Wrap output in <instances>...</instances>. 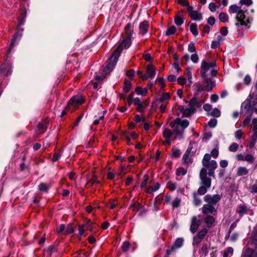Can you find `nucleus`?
I'll list each match as a JSON object with an SVG mask.
<instances>
[{
	"label": "nucleus",
	"instance_id": "obj_7",
	"mask_svg": "<svg viewBox=\"0 0 257 257\" xmlns=\"http://www.w3.org/2000/svg\"><path fill=\"white\" fill-rule=\"evenodd\" d=\"M132 44L131 39L125 38L123 41L119 45L117 48L114 53V60L116 61L123 50V49L128 48Z\"/></svg>",
	"mask_w": 257,
	"mask_h": 257
},
{
	"label": "nucleus",
	"instance_id": "obj_61",
	"mask_svg": "<svg viewBox=\"0 0 257 257\" xmlns=\"http://www.w3.org/2000/svg\"><path fill=\"white\" fill-rule=\"evenodd\" d=\"M219 155L218 150L216 149H214L211 152V157L212 156L214 158H216Z\"/></svg>",
	"mask_w": 257,
	"mask_h": 257
},
{
	"label": "nucleus",
	"instance_id": "obj_39",
	"mask_svg": "<svg viewBox=\"0 0 257 257\" xmlns=\"http://www.w3.org/2000/svg\"><path fill=\"white\" fill-rule=\"evenodd\" d=\"M233 252V249L231 247H229L226 250H224L223 257H229V254L232 255Z\"/></svg>",
	"mask_w": 257,
	"mask_h": 257
},
{
	"label": "nucleus",
	"instance_id": "obj_4",
	"mask_svg": "<svg viewBox=\"0 0 257 257\" xmlns=\"http://www.w3.org/2000/svg\"><path fill=\"white\" fill-rule=\"evenodd\" d=\"M215 65L214 62L207 63L205 61L201 62L200 75L202 78L208 77V76L215 77L216 75V70L214 68Z\"/></svg>",
	"mask_w": 257,
	"mask_h": 257
},
{
	"label": "nucleus",
	"instance_id": "obj_37",
	"mask_svg": "<svg viewBox=\"0 0 257 257\" xmlns=\"http://www.w3.org/2000/svg\"><path fill=\"white\" fill-rule=\"evenodd\" d=\"M190 29L193 35L197 36L198 35V33L197 30V25L196 24H191L190 27Z\"/></svg>",
	"mask_w": 257,
	"mask_h": 257
},
{
	"label": "nucleus",
	"instance_id": "obj_35",
	"mask_svg": "<svg viewBox=\"0 0 257 257\" xmlns=\"http://www.w3.org/2000/svg\"><path fill=\"white\" fill-rule=\"evenodd\" d=\"M176 30V27L174 26H171L167 30L165 34L167 36L173 35L175 33Z\"/></svg>",
	"mask_w": 257,
	"mask_h": 257
},
{
	"label": "nucleus",
	"instance_id": "obj_62",
	"mask_svg": "<svg viewBox=\"0 0 257 257\" xmlns=\"http://www.w3.org/2000/svg\"><path fill=\"white\" fill-rule=\"evenodd\" d=\"M208 8L211 12H214L216 11V6L214 3H210L209 4Z\"/></svg>",
	"mask_w": 257,
	"mask_h": 257
},
{
	"label": "nucleus",
	"instance_id": "obj_49",
	"mask_svg": "<svg viewBox=\"0 0 257 257\" xmlns=\"http://www.w3.org/2000/svg\"><path fill=\"white\" fill-rule=\"evenodd\" d=\"M211 115L215 117H219L220 115V111L218 108H214L211 112Z\"/></svg>",
	"mask_w": 257,
	"mask_h": 257
},
{
	"label": "nucleus",
	"instance_id": "obj_21",
	"mask_svg": "<svg viewBox=\"0 0 257 257\" xmlns=\"http://www.w3.org/2000/svg\"><path fill=\"white\" fill-rule=\"evenodd\" d=\"M201 103L197 100L196 97H193L189 102V107L195 111V107H200Z\"/></svg>",
	"mask_w": 257,
	"mask_h": 257
},
{
	"label": "nucleus",
	"instance_id": "obj_40",
	"mask_svg": "<svg viewBox=\"0 0 257 257\" xmlns=\"http://www.w3.org/2000/svg\"><path fill=\"white\" fill-rule=\"evenodd\" d=\"M219 19L221 22H225L228 21V17L224 13H220L219 15Z\"/></svg>",
	"mask_w": 257,
	"mask_h": 257
},
{
	"label": "nucleus",
	"instance_id": "obj_52",
	"mask_svg": "<svg viewBox=\"0 0 257 257\" xmlns=\"http://www.w3.org/2000/svg\"><path fill=\"white\" fill-rule=\"evenodd\" d=\"M130 246V243H129V242L124 241L121 246V248L123 251L126 252L128 250Z\"/></svg>",
	"mask_w": 257,
	"mask_h": 257
},
{
	"label": "nucleus",
	"instance_id": "obj_1",
	"mask_svg": "<svg viewBox=\"0 0 257 257\" xmlns=\"http://www.w3.org/2000/svg\"><path fill=\"white\" fill-rule=\"evenodd\" d=\"M203 167L200 172L205 170V175L208 174L209 176L214 178L215 170L217 168V163L215 160H211V155L209 154H205L202 160Z\"/></svg>",
	"mask_w": 257,
	"mask_h": 257
},
{
	"label": "nucleus",
	"instance_id": "obj_16",
	"mask_svg": "<svg viewBox=\"0 0 257 257\" xmlns=\"http://www.w3.org/2000/svg\"><path fill=\"white\" fill-rule=\"evenodd\" d=\"M134 93L131 92L127 97V100L129 106L133 103L137 105L138 104L142 102L139 98H134Z\"/></svg>",
	"mask_w": 257,
	"mask_h": 257
},
{
	"label": "nucleus",
	"instance_id": "obj_17",
	"mask_svg": "<svg viewBox=\"0 0 257 257\" xmlns=\"http://www.w3.org/2000/svg\"><path fill=\"white\" fill-rule=\"evenodd\" d=\"M170 95L168 93H163L159 97L157 98L153 102H169Z\"/></svg>",
	"mask_w": 257,
	"mask_h": 257
},
{
	"label": "nucleus",
	"instance_id": "obj_31",
	"mask_svg": "<svg viewBox=\"0 0 257 257\" xmlns=\"http://www.w3.org/2000/svg\"><path fill=\"white\" fill-rule=\"evenodd\" d=\"M184 239L182 237L178 238L176 239L173 247L174 248H179L183 244Z\"/></svg>",
	"mask_w": 257,
	"mask_h": 257
},
{
	"label": "nucleus",
	"instance_id": "obj_46",
	"mask_svg": "<svg viewBox=\"0 0 257 257\" xmlns=\"http://www.w3.org/2000/svg\"><path fill=\"white\" fill-rule=\"evenodd\" d=\"M254 158L252 155L247 154L244 157V161H246L250 163H252L254 161Z\"/></svg>",
	"mask_w": 257,
	"mask_h": 257
},
{
	"label": "nucleus",
	"instance_id": "obj_6",
	"mask_svg": "<svg viewBox=\"0 0 257 257\" xmlns=\"http://www.w3.org/2000/svg\"><path fill=\"white\" fill-rule=\"evenodd\" d=\"M199 178L200 186L198 190V193H206L211 186V180L205 175V170L200 172Z\"/></svg>",
	"mask_w": 257,
	"mask_h": 257
},
{
	"label": "nucleus",
	"instance_id": "obj_36",
	"mask_svg": "<svg viewBox=\"0 0 257 257\" xmlns=\"http://www.w3.org/2000/svg\"><path fill=\"white\" fill-rule=\"evenodd\" d=\"M194 111H195V110H194L193 109H192L190 107L189 108H186L185 109V110L184 111V112L182 113L183 116L187 117V116H189L190 114H191L192 113H194Z\"/></svg>",
	"mask_w": 257,
	"mask_h": 257
},
{
	"label": "nucleus",
	"instance_id": "obj_59",
	"mask_svg": "<svg viewBox=\"0 0 257 257\" xmlns=\"http://www.w3.org/2000/svg\"><path fill=\"white\" fill-rule=\"evenodd\" d=\"M178 3L183 6L187 7V8L191 6L187 0H178Z\"/></svg>",
	"mask_w": 257,
	"mask_h": 257
},
{
	"label": "nucleus",
	"instance_id": "obj_9",
	"mask_svg": "<svg viewBox=\"0 0 257 257\" xmlns=\"http://www.w3.org/2000/svg\"><path fill=\"white\" fill-rule=\"evenodd\" d=\"M253 242L255 245L254 249L245 247L242 257H257V242L254 239Z\"/></svg>",
	"mask_w": 257,
	"mask_h": 257
},
{
	"label": "nucleus",
	"instance_id": "obj_30",
	"mask_svg": "<svg viewBox=\"0 0 257 257\" xmlns=\"http://www.w3.org/2000/svg\"><path fill=\"white\" fill-rule=\"evenodd\" d=\"M248 172V170L245 167H239L237 169V175L241 176L247 174Z\"/></svg>",
	"mask_w": 257,
	"mask_h": 257
},
{
	"label": "nucleus",
	"instance_id": "obj_15",
	"mask_svg": "<svg viewBox=\"0 0 257 257\" xmlns=\"http://www.w3.org/2000/svg\"><path fill=\"white\" fill-rule=\"evenodd\" d=\"M11 66L7 64L2 65L0 68V75L3 76H8L11 74Z\"/></svg>",
	"mask_w": 257,
	"mask_h": 257
},
{
	"label": "nucleus",
	"instance_id": "obj_33",
	"mask_svg": "<svg viewBox=\"0 0 257 257\" xmlns=\"http://www.w3.org/2000/svg\"><path fill=\"white\" fill-rule=\"evenodd\" d=\"M239 145L235 143H232L228 148V150L231 152H235L237 151Z\"/></svg>",
	"mask_w": 257,
	"mask_h": 257
},
{
	"label": "nucleus",
	"instance_id": "obj_34",
	"mask_svg": "<svg viewBox=\"0 0 257 257\" xmlns=\"http://www.w3.org/2000/svg\"><path fill=\"white\" fill-rule=\"evenodd\" d=\"M240 10H241V8L236 5H231L229 7V11L233 13H237Z\"/></svg>",
	"mask_w": 257,
	"mask_h": 257
},
{
	"label": "nucleus",
	"instance_id": "obj_3",
	"mask_svg": "<svg viewBox=\"0 0 257 257\" xmlns=\"http://www.w3.org/2000/svg\"><path fill=\"white\" fill-rule=\"evenodd\" d=\"M189 122L187 119L181 120L177 118L170 122L173 133L179 136L180 139L184 133V130L189 125Z\"/></svg>",
	"mask_w": 257,
	"mask_h": 257
},
{
	"label": "nucleus",
	"instance_id": "obj_38",
	"mask_svg": "<svg viewBox=\"0 0 257 257\" xmlns=\"http://www.w3.org/2000/svg\"><path fill=\"white\" fill-rule=\"evenodd\" d=\"M190 151L187 150L183 156V160L185 163L188 164L190 162V159L189 158Z\"/></svg>",
	"mask_w": 257,
	"mask_h": 257
},
{
	"label": "nucleus",
	"instance_id": "obj_10",
	"mask_svg": "<svg viewBox=\"0 0 257 257\" xmlns=\"http://www.w3.org/2000/svg\"><path fill=\"white\" fill-rule=\"evenodd\" d=\"M201 224V221L197 216H194L191 219L190 230L192 233H195Z\"/></svg>",
	"mask_w": 257,
	"mask_h": 257
},
{
	"label": "nucleus",
	"instance_id": "obj_58",
	"mask_svg": "<svg viewBox=\"0 0 257 257\" xmlns=\"http://www.w3.org/2000/svg\"><path fill=\"white\" fill-rule=\"evenodd\" d=\"M181 200L178 198H176L172 202V205L174 208H177L179 206Z\"/></svg>",
	"mask_w": 257,
	"mask_h": 257
},
{
	"label": "nucleus",
	"instance_id": "obj_14",
	"mask_svg": "<svg viewBox=\"0 0 257 257\" xmlns=\"http://www.w3.org/2000/svg\"><path fill=\"white\" fill-rule=\"evenodd\" d=\"M210 245L207 243H203L199 249L198 253L200 256L206 257L209 252Z\"/></svg>",
	"mask_w": 257,
	"mask_h": 257
},
{
	"label": "nucleus",
	"instance_id": "obj_27",
	"mask_svg": "<svg viewBox=\"0 0 257 257\" xmlns=\"http://www.w3.org/2000/svg\"><path fill=\"white\" fill-rule=\"evenodd\" d=\"M22 31L23 29L21 30V31H18L17 33L14 35V38L12 40V41L11 43L10 49H11L14 46L15 42L20 39V38L22 36Z\"/></svg>",
	"mask_w": 257,
	"mask_h": 257
},
{
	"label": "nucleus",
	"instance_id": "obj_44",
	"mask_svg": "<svg viewBox=\"0 0 257 257\" xmlns=\"http://www.w3.org/2000/svg\"><path fill=\"white\" fill-rule=\"evenodd\" d=\"M49 186L45 183H41L39 185V189L40 191L42 192H47L48 190Z\"/></svg>",
	"mask_w": 257,
	"mask_h": 257
},
{
	"label": "nucleus",
	"instance_id": "obj_11",
	"mask_svg": "<svg viewBox=\"0 0 257 257\" xmlns=\"http://www.w3.org/2000/svg\"><path fill=\"white\" fill-rule=\"evenodd\" d=\"M187 12L193 20L199 21L202 18L201 14L198 13L197 11L194 10L192 6H189V8H187Z\"/></svg>",
	"mask_w": 257,
	"mask_h": 257
},
{
	"label": "nucleus",
	"instance_id": "obj_25",
	"mask_svg": "<svg viewBox=\"0 0 257 257\" xmlns=\"http://www.w3.org/2000/svg\"><path fill=\"white\" fill-rule=\"evenodd\" d=\"M148 90V88H142L140 86H137L135 89V92L138 95H142V96H145Z\"/></svg>",
	"mask_w": 257,
	"mask_h": 257
},
{
	"label": "nucleus",
	"instance_id": "obj_32",
	"mask_svg": "<svg viewBox=\"0 0 257 257\" xmlns=\"http://www.w3.org/2000/svg\"><path fill=\"white\" fill-rule=\"evenodd\" d=\"M208 233V229L206 228H203L198 232L196 235L199 236L200 238H202L203 239L205 238V236Z\"/></svg>",
	"mask_w": 257,
	"mask_h": 257
},
{
	"label": "nucleus",
	"instance_id": "obj_50",
	"mask_svg": "<svg viewBox=\"0 0 257 257\" xmlns=\"http://www.w3.org/2000/svg\"><path fill=\"white\" fill-rule=\"evenodd\" d=\"M167 187L170 191H174L176 188V184L174 182H169L167 184Z\"/></svg>",
	"mask_w": 257,
	"mask_h": 257
},
{
	"label": "nucleus",
	"instance_id": "obj_29",
	"mask_svg": "<svg viewBox=\"0 0 257 257\" xmlns=\"http://www.w3.org/2000/svg\"><path fill=\"white\" fill-rule=\"evenodd\" d=\"M241 107L243 108L246 111H249L251 108V103L249 98H247L241 105Z\"/></svg>",
	"mask_w": 257,
	"mask_h": 257
},
{
	"label": "nucleus",
	"instance_id": "obj_26",
	"mask_svg": "<svg viewBox=\"0 0 257 257\" xmlns=\"http://www.w3.org/2000/svg\"><path fill=\"white\" fill-rule=\"evenodd\" d=\"M147 105V101H142L136 105L137 110L140 112H143L144 111Z\"/></svg>",
	"mask_w": 257,
	"mask_h": 257
},
{
	"label": "nucleus",
	"instance_id": "obj_2",
	"mask_svg": "<svg viewBox=\"0 0 257 257\" xmlns=\"http://www.w3.org/2000/svg\"><path fill=\"white\" fill-rule=\"evenodd\" d=\"M220 199V196L219 194H216L213 196L210 195H207L204 197V200L208 203L207 204H204L202 208L203 214L213 213L216 212V210L212 205L215 204Z\"/></svg>",
	"mask_w": 257,
	"mask_h": 257
},
{
	"label": "nucleus",
	"instance_id": "obj_54",
	"mask_svg": "<svg viewBox=\"0 0 257 257\" xmlns=\"http://www.w3.org/2000/svg\"><path fill=\"white\" fill-rule=\"evenodd\" d=\"M217 123V121L215 118L211 119L208 123V125L210 127H214Z\"/></svg>",
	"mask_w": 257,
	"mask_h": 257
},
{
	"label": "nucleus",
	"instance_id": "obj_55",
	"mask_svg": "<svg viewBox=\"0 0 257 257\" xmlns=\"http://www.w3.org/2000/svg\"><path fill=\"white\" fill-rule=\"evenodd\" d=\"M195 86H196V90L198 92H201L202 91H205V86H202L201 84L199 83H196L195 84Z\"/></svg>",
	"mask_w": 257,
	"mask_h": 257
},
{
	"label": "nucleus",
	"instance_id": "obj_13",
	"mask_svg": "<svg viewBox=\"0 0 257 257\" xmlns=\"http://www.w3.org/2000/svg\"><path fill=\"white\" fill-rule=\"evenodd\" d=\"M117 60L115 61L114 60V54L113 56L109 59V61L107 65L104 68V72L106 74H108L110 73L113 69L114 65L116 64Z\"/></svg>",
	"mask_w": 257,
	"mask_h": 257
},
{
	"label": "nucleus",
	"instance_id": "obj_45",
	"mask_svg": "<svg viewBox=\"0 0 257 257\" xmlns=\"http://www.w3.org/2000/svg\"><path fill=\"white\" fill-rule=\"evenodd\" d=\"M186 173V170L182 167L178 168L176 171V175L177 176H184Z\"/></svg>",
	"mask_w": 257,
	"mask_h": 257
},
{
	"label": "nucleus",
	"instance_id": "obj_53",
	"mask_svg": "<svg viewBox=\"0 0 257 257\" xmlns=\"http://www.w3.org/2000/svg\"><path fill=\"white\" fill-rule=\"evenodd\" d=\"M177 82L179 84L183 85L186 83L187 80L184 76H181L178 78Z\"/></svg>",
	"mask_w": 257,
	"mask_h": 257
},
{
	"label": "nucleus",
	"instance_id": "obj_60",
	"mask_svg": "<svg viewBox=\"0 0 257 257\" xmlns=\"http://www.w3.org/2000/svg\"><path fill=\"white\" fill-rule=\"evenodd\" d=\"M191 60L194 63H197L199 60V58L197 54L195 53L192 54L191 56Z\"/></svg>",
	"mask_w": 257,
	"mask_h": 257
},
{
	"label": "nucleus",
	"instance_id": "obj_56",
	"mask_svg": "<svg viewBox=\"0 0 257 257\" xmlns=\"http://www.w3.org/2000/svg\"><path fill=\"white\" fill-rule=\"evenodd\" d=\"M148 179H149V176L147 174L145 175L143 177V180L141 184V187L143 188L146 186Z\"/></svg>",
	"mask_w": 257,
	"mask_h": 257
},
{
	"label": "nucleus",
	"instance_id": "obj_8",
	"mask_svg": "<svg viewBox=\"0 0 257 257\" xmlns=\"http://www.w3.org/2000/svg\"><path fill=\"white\" fill-rule=\"evenodd\" d=\"M235 19L238 22L235 24V26L238 29H239V27L241 26L246 27L247 23L249 22L247 20H245L246 17L244 15V12L242 10L237 13Z\"/></svg>",
	"mask_w": 257,
	"mask_h": 257
},
{
	"label": "nucleus",
	"instance_id": "obj_63",
	"mask_svg": "<svg viewBox=\"0 0 257 257\" xmlns=\"http://www.w3.org/2000/svg\"><path fill=\"white\" fill-rule=\"evenodd\" d=\"M188 50L190 52H194L196 51L194 44L193 43H190L188 47Z\"/></svg>",
	"mask_w": 257,
	"mask_h": 257
},
{
	"label": "nucleus",
	"instance_id": "obj_22",
	"mask_svg": "<svg viewBox=\"0 0 257 257\" xmlns=\"http://www.w3.org/2000/svg\"><path fill=\"white\" fill-rule=\"evenodd\" d=\"M153 103L160 109L161 112H165L166 111V107L168 104L169 102H153Z\"/></svg>",
	"mask_w": 257,
	"mask_h": 257
},
{
	"label": "nucleus",
	"instance_id": "obj_20",
	"mask_svg": "<svg viewBox=\"0 0 257 257\" xmlns=\"http://www.w3.org/2000/svg\"><path fill=\"white\" fill-rule=\"evenodd\" d=\"M125 32L126 36V38L131 39L134 34V30L133 27L131 24L128 23L125 26Z\"/></svg>",
	"mask_w": 257,
	"mask_h": 257
},
{
	"label": "nucleus",
	"instance_id": "obj_19",
	"mask_svg": "<svg viewBox=\"0 0 257 257\" xmlns=\"http://www.w3.org/2000/svg\"><path fill=\"white\" fill-rule=\"evenodd\" d=\"M215 219L212 216L207 215L204 219L207 227L211 228L214 224Z\"/></svg>",
	"mask_w": 257,
	"mask_h": 257
},
{
	"label": "nucleus",
	"instance_id": "obj_23",
	"mask_svg": "<svg viewBox=\"0 0 257 257\" xmlns=\"http://www.w3.org/2000/svg\"><path fill=\"white\" fill-rule=\"evenodd\" d=\"M163 137L166 139V143L168 144L171 143V138L172 135V132L168 128H166L163 132Z\"/></svg>",
	"mask_w": 257,
	"mask_h": 257
},
{
	"label": "nucleus",
	"instance_id": "obj_43",
	"mask_svg": "<svg viewBox=\"0 0 257 257\" xmlns=\"http://www.w3.org/2000/svg\"><path fill=\"white\" fill-rule=\"evenodd\" d=\"M237 212L240 215H243L247 213L246 207L244 205H240Z\"/></svg>",
	"mask_w": 257,
	"mask_h": 257
},
{
	"label": "nucleus",
	"instance_id": "obj_41",
	"mask_svg": "<svg viewBox=\"0 0 257 257\" xmlns=\"http://www.w3.org/2000/svg\"><path fill=\"white\" fill-rule=\"evenodd\" d=\"M174 20L175 24L177 26H180L184 23V20L180 16H176Z\"/></svg>",
	"mask_w": 257,
	"mask_h": 257
},
{
	"label": "nucleus",
	"instance_id": "obj_24",
	"mask_svg": "<svg viewBox=\"0 0 257 257\" xmlns=\"http://www.w3.org/2000/svg\"><path fill=\"white\" fill-rule=\"evenodd\" d=\"M147 72L150 78H154L156 74L155 68L152 64H149L147 67Z\"/></svg>",
	"mask_w": 257,
	"mask_h": 257
},
{
	"label": "nucleus",
	"instance_id": "obj_57",
	"mask_svg": "<svg viewBox=\"0 0 257 257\" xmlns=\"http://www.w3.org/2000/svg\"><path fill=\"white\" fill-rule=\"evenodd\" d=\"M240 3L242 5L249 6L252 4V0H240Z\"/></svg>",
	"mask_w": 257,
	"mask_h": 257
},
{
	"label": "nucleus",
	"instance_id": "obj_42",
	"mask_svg": "<svg viewBox=\"0 0 257 257\" xmlns=\"http://www.w3.org/2000/svg\"><path fill=\"white\" fill-rule=\"evenodd\" d=\"M131 88V82L130 81H126L124 82L123 86V90L125 92H128Z\"/></svg>",
	"mask_w": 257,
	"mask_h": 257
},
{
	"label": "nucleus",
	"instance_id": "obj_28",
	"mask_svg": "<svg viewBox=\"0 0 257 257\" xmlns=\"http://www.w3.org/2000/svg\"><path fill=\"white\" fill-rule=\"evenodd\" d=\"M203 239L200 238L197 235H195L193 238L192 245L194 248H197L199 244L202 242Z\"/></svg>",
	"mask_w": 257,
	"mask_h": 257
},
{
	"label": "nucleus",
	"instance_id": "obj_18",
	"mask_svg": "<svg viewBox=\"0 0 257 257\" xmlns=\"http://www.w3.org/2000/svg\"><path fill=\"white\" fill-rule=\"evenodd\" d=\"M149 24L147 21H144L140 24L139 33L142 35L146 34L148 30Z\"/></svg>",
	"mask_w": 257,
	"mask_h": 257
},
{
	"label": "nucleus",
	"instance_id": "obj_5",
	"mask_svg": "<svg viewBox=\"0 0 257 257\" xmlns=\"http://www.w3.org/2000/svg\"><path fill=\"white\" fill-rule=\"evenodd\" d=\"M84 99L81 96H75L73 97L69 101L65 109L63 110L61 116H63L67 113V110L70 109L71 111H74L80 105L83 103Z\"/></svg>",
	"mask_w": 257,
	"mask_h": 257
},
{
	"label": "nucleus",
	"instance_id": "obj_12",
	"mask_svg": "<svg viewBox=\"0 0 257 257\" xmlns=\"http://www.w3.org/2000/svg\"><path fill=\"white\" fill-rule=\"evenodd\" d=\"M203 79V84L205 86V91H211L216 86L215 82L210 78L206 77Z\"/></svg>",
	"mask_w": 257,
	"mask_h": 257
},
{
	"label": "nucleus",
	"instance_id": "obj_47",
	"mask_svg": "<svg viewBox=\"0 0 257 257\" xmlns=\"http://www.w3.org/2000/svg\"><path fill=\"white\" fill-rule=\"evenodd\" d=\"M198 194H195L194 196V202L196 206H199L201 203V199L198 196Z\"/></svg>",
	"mask_w": 257,
	"mask_h": 257
},
{
	"label": "nucleus",
	"instance_id": "obj_64",
	"mask_svg": "<svg viewBox=\"0 0 257 257\" xmlns=\"http://www.w3.org/2000/svg\"><path fill=\"white\" fill-rule=\"evenodd\" d=\"M252 131L257 130V118H254L252 120Z\"/></svg>",
	"mask_w": 257,
	"mask_h": 257
},
{
	"label": "nucleus",
	"instance_id": "obj_51",
	"mask_svg": "<svg viewBox=\"0 0 257 257\" xmlns=\"http://www.w3.org/2000/svg\"><path fill=\"white\" fill-rule=\"evenodd\" d=\"M74 229L71 224H68L66 226V228L64 232V234H70L72 233Z\"/></svg>",
	"mask_w": 257,
	"mask_h": 257
},
{
	"label": "nucleus",
	"instance_id": "obj_48",
	"mask_svg": "<svg viewBox=\"0 0 257 257\" xmlns=\"http://www.w3.org/2000/svg\"><path fill=\"white\" fill-rule=\"evenodd\" d=\"M251 115H252V112H251L250 114L248 116H247L245 117V118L244 119V120H243V121L242 122V126L243 127H244L249 124V123L250 121V118H251Z\"/></svg>",
	"mask_w": 257,
	"mask_h": 257
}]
</instances>
